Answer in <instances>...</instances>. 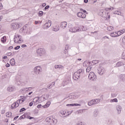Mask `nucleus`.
<instances>
[{"instance_id": "51", "label": "nucleus", "mask_w": 125, "mask_h": 125, "mask_svg": "<svg viewBox=\"0 0 125 125\" xmlns=\"http://www.w3.org/2000/svg\"><path fill=\"white\" fill-rule=\"evenodd\" d=\"M74 106H82L81 104H74Z\"/></svg>"}, {"instance_id": "45", "label": "nucleus", "mask_w": 125, "mask_h": 125, "mask_svg": "<svg viewBox=\"0 0 125 125\" xmlns=\"http://www.w3.org/2000/svg\"><path fill=\"white\" fill-rule=\"evenodd\" d=\"M19 48H20V46H17L15 47V50H18V49H19Z\"/></svg>"}, {"instance_id": "27", "label": "nucleus", "mask_w": 125, "mask_h": 125, "mask_svg": "<svg viewBox=\"0 0 125 125\" xmlns=\"http://www.w3.org/2000/svg\"><path fill=\"white\" fill-rule=\"evenodd\" d=\"M124 63L121 62H119L116 63V67H121V66H123Z\"/></svg>"}, {"instance_id": "41", "label": "nucleus", "mask_w": 125, "mask_h": 125, "mask_svg": "<svg viewBox=\"0 0 125 125\" xmlns=\"http://www.w3.org/2000/svg\"><path fill=\"white\" fill-rule=\"evenodd\" d=\"M24 111H26V108L23 107L20 109V113H21L22 112H24Z\"/></svg>"}, {"instance_id": "22", "label": "nucleus", "mask_w": 125, "mask_h": 125, "mask_svg": "<svg viewBox=\"0 0 125 125\" xmlns=\"http://www.w3.org/2000/svg\"><path fill=\"white\" fill-rule=\"evenodd\" d=\"M33 89V87H26L23 89V91H31Z\"/></svg>"}, {"instance_id": "3", "label": "nucleus", "mask_w": 125, "mask_h": 125, "mask_svg": "<svg viewBox=\"0 0 125 125\" xmlns=\"http://www.w3.org/2000/svg\"><path fill=\"white\" fill-rule=\"evenodd\" d=\"M88 79L91 82H95L97 79V76H96L94 72H91L88 75Z\"/></svg>"}, {"instance_id": "34", "label": "nucleus", "mask_w": 125, "mask_h": 125, "mask_svg": "<svg viewBox=\"0 0 125 125\" xmlns=\"http://www.w3.org/2000/svg\"><path fill=\"white\" fill-rule=\"evenodd\" d=\"M113 13L114 14H117V15H121L122 14V13L119 11H115Z\"/></svg>"}, {"instance_id": "9", "label": "nucleus", "mask_w": 125, "mask_h": 125, "mask_svg": "<svg viewBox=\"0 0 125 125\" xmlns=\"http://www.w3.org/2000/svg\"><path fill=\"white\" fill-rule=\"evenodd\" d=\"M98 71V73L99 74V75H101V76H102V75H104V74L105 73V72H106L105 68L101 66L99 67Z\"/></svg>"}, {"instance_id": "35", "label": "nucleus", "mask_w": 125, "mask_h": 125, "mask_svg": "<svg viewBox=\"0 0 125 125\" xmlns=\"http://www.w3.org/2000/svg\"><path fill=\"white\" fill-rule=\"evenodd\" d=\"M24 101V99H20V100H18V101H19V103L20 104H21V103H23Z\"/></svg>"}, {"instance_id": "26", "label": "nucleus", "mask_w": 125, "mask_h": 125, "mask_svg": "<svg viewBox=\"0 0 125 125\" xmlns=\"http://www.w3.org/2000/svg\"><path fill=\"white\" fill-rule=\"evenodd\" d=\"M50 102H48L45 105L42 106V108H48L50 105Z\"/></svg>"}, {"instance_id": "15", "label": "nucleus", "mask_w": 125, "mask_h": 125, "mask_svg": "<svg viewBox=\"0 0 125 125\" xmlns=\"http://www.w3.org/2000/svg\"><path fill=\"white\" fill-rule=\"evenodd\" d=\"M60 27L62 29H65V28H66V27H67V22H66V21L62 22L61 23Z\"/></svg>"}, {"instance_id": "52", "label": "nucleus", "mask_w": 125, "mask_h": 125, "mask_svg": "<svg viewBox=\"0 0 125 125\" xmlns=\"http://www.w3.org/2000/svg\"><path fill=\"white\" fill-rule=\"evenodd\" d=\"M49 8V5H47L46 7H45L44 9L45 10H46V9H48Z\"/></svg>"}, {"instance_id": "19", "label": "nucleus", "mask_w": 125, "mask_h": 125, "mask_svg": "<svg viewBox=\"0 0 125 125\" xmlns=\"http://www.w3.org/2000/svg\"><path fill=\"white\" fill-rule=\"evenodd\" d=\"M60 114L61 116H62V117H63L67 116V112L65 110L61 111Z\"/></svg>"}, {"instance_id": "1", "label": "nucleus", "mask_w": 125, "mask_h": 125, "mask_svg": "<svg viewBox=\"0 0 125 125\" xmlns=\"http://www.w3.org/2000/svg\"><path fill=\"white\" fill-rule=\"evenodd\" d=\"M47 123H49L50 125H55L57 124V120L53 118L52 116H49L45 119Z\"/></svg>"}, {"instance_id": "55", "label": "nucleus", "mask_w": 125, "mask_h": 125, "mask_svg": "<svg viewBox=\"0 0 125 125\" xmlns=\"http://www.w3.org/2000/svg\"><path fill=\"white\" fill-rule=\"evenodd\" d=\"M2 4L0 3V10H1L2 9Z\"/></svg>"}, {"instance_id": "20", "label": "nucleus", "mask_w": 125, "mask_h": 125, "mask_svg": "<svg viewBox=\"0 0 125 125\" xmlns=\"http://www.w3.org/2000/svg\"><path fill=\"white\" fill-rule=\"evenodd\" d=\"M89 65H90V62L88 61H85L83 63V66L84 67H88V66H89Z\"/></svg>"}, {"instance_id": "12", "label": "nucleus", "mask_w": 125, "mask_h": 125, "mask_svg": "<svg viewBox=\"0 0 125 125\" xmlns=\"http://www.w3.org/2000/svg\"><path fill=\"white\" fill-rule=\"evenodd\" d=\"M51 26V21H48L45 23L43 25V29H48L49 27Z\"/></svg>"}, {"instance_id": "42", "label": "nucleus", "mask_w": 125, "mask_h": 125, "mask_svg": "<svg viewBox=\"0 0 125 125\" xmlns=\"http://www.w3.org/2000/svg\"><path fill=\"white\" fill-rule=\"evenodd\" d=\"M80 11H83V12H84V13H86V14H87V12H86V11L85 10H83V9L81 8Z\"/></svg>"}, {"instance_id": "28", "label": "nucleus", "mask_w": 125, "mask_h": 125, "mask_svg": "<svg viewBox=\"0 0 125 125\" xmlns=\"http://www.w3.org/2000/svg\"><path fill=\"white\" fill-rule=\"evenodd\" d=\"M1 42H2L3 43L5 42H6V36H3L1 39Z\"/></svg>"}, {"instance_id": "54", "label": "nucleus", "mask_w": 125, "mask_h": 125, "mask_svg": "<svg viewBox=\"0 0 125 125\" xmlns=\"http://www.w3.org/2000/svg\"><path fill=\"white\" fill-rule=\"evenodd\" d=\"M77 125H84V124L82 122H80V123H78Z\"/></svg>"}, {"instance_id": "17", "label": "nucleus", "mask_w": 125, "mask_h": 125, "mask_svg": "<svg viewBox=\"0 0 125 125\" xmlns=\"http://www.w3.org/2000/svg\"><path fill=\"white\" fill-rule=\"evenodd\" d=\"M41 98L40 97H36V98H34L33 99V102H34V103H41V101L40 100V99Z\"/></svg>"}, {"instance_id": "53", "label": "nucleus", "mask_w": 125, "mask_h": 125, "mask_svg": "<svg viewBox=\"0 0 125 125\" xmlns=\"http://www.w3.org/2000/svg\"><path fill=\"white\" fill-rule=\"evenodd\" d=\"M46 98H43V101H44V100H46V99H47V98H48V95H46Z\"/></svg>"}, {"instance_id": "8", "label": "nucleus", "mask_w": 125, "mask_h": 125, "mask_svg": "<svg viewBox=\"0 0 125 125\" xmlns=\"http://www.w3.org/2000/svg\"><path fill=\"white\" fill-rule=\"evenodd\" d=\"M34 73L36 75H39L41 72H42V69L40 66H37L34 68Z\"/></svg>"}, {"instance_id": "31", "label": "nucleus", "mask_w": 125, "mask_h": 125, "mask_svg": "<svg viewBox=\"0 0 125 125\" xmlns=\"http://www.w3.org/2000/svg\"><path fill=\"white\" fill-rule=\"evenodd\" d=\"M12 113L11 112H7L6 113V117L7 118H10L11 117Z\"/></svg>"}, {"instance_id": "47", "label": "nucleus", "mask_w": 125, "mask_h": 125, "mask_svg": "<svg viewBox=\"0 0 125 125\" xmlns=\"http://www.w3.org/2000/svg\"><path fill=\"white\" fill-rule=\"evenodd\" d=\"M79 97H80V95H74L73 98L77 99V98H79Z\"/></svg>"}, {"instance_id": "18", "label": "nucleus", "mask_w": 125, "mask_h": 125, "mask_svg": "<svg viewBox=\"0 0 125 125\" xmlns=\"http://www.w3.org/2000/svg\"><path fill=\"white\" fill-rule=\"evenodd\" d=\"M55 69H59V70H63L64 66L62 65H55Z\"/></svg>"}, {"instance_id": "50", "label": "nucleus", "mask_w": 125, "mask_h": 125, "mask_svg": "<svg viewBox=\"0 0 125 125\" xmlns=\"http://www.w3.org/2000/svg\"><path fill=\"white\" fill-rule=\"evenodd\" d=\"M68 48H69V45H66L65 46V50H68Z\"/></svg>"}, {"instance_id": "59", "label": "nucleus", "mask_w": 125, "mask_h": 125, "mask_svg": "<svg viewBox=\"0 0 125 125\" xmlns=\"http://www.w3.org/2000/svg\"><path fill=\"white\" fill-rule=\"evenodd\" d=\"M41 107H42V104H38L37 105V108H41Z\"/></svg>"}, {"instance_id": "49", "label": "nucleus", "mask_w": 125, "mask_h": 125, "mask_svg": "<svg viewBox=\"0 0 125 125\" xmlns=\"http://www.w3.org/2000/svg\"><path fill=\"white\" fill-rule=\"evenodd\" d=\"M83 110H79L78 111V114H80V113L82 114V113H83Z\"/></svg>"}, {"instance_id": "21", "label": "nucleus", "mask_w": 125, "mask_h": 125, "mask_svg": "<svg viewBox=\"0 0 125 125\" xmlns=\"http://www.w3.org/2000/svg\"><path fill=\"white\" fill-rule=\"evenodd\" d=\"M110 36H111L112 38H116L118 37V34H117V32H111L110 33Z\"/></svg>"}, {"instance_id": "60", "label": "nucleus", "mask_w": 125, "mask_h": 125, "mask_svg": "<svg viewBox=\"0 0 125 125\" xmlns=\"http://www.w3.org/2000/svg\"><path fill=\"white\" fill-rule=\"evenodd\" d=\"M10 64H9V63H7V64H6V67L7 68H8V67H10Z\"/></svg>"}, {"instance_id": "43", "label": "nucleus", "mask_w": 125, "mask_h": 125, "mask_svg": "<svg viewBox=\"0 0 125 125\" xmlns=\"http://www.w3.org/2000/svg\"><path fill=\"white\" fill-rule=\"evenodd\" d=\"M51 85H52V84H48L47 86V88H49V89H50V88H51Z\"/></svg>"}, {"instance_id": "48", "label": "nucleus", "mask_w": 125, "mask_h": 125, "mask_svg": "<svg viewBox=\"0 0 125 125\" xmlns=\"http://www.w3.org/2000/svg\"><path fill=\"white\" fill-rule=\"evenodd\" d=\"M24 118L25 116H24V115H22L19 118V120H22V119H24Z\"/></svg>"}, {"instance_id": "64", "label": "nucleus", "mask_w": 125, "mask_h": 125, "mask_svg": "<svg viewBox=\"0 0 125 125\" xmlns=\"http://www.w3.org/2000/svg\"><path fill=\"white\" fill-rule=\"evenodd\" d=\"M125 37H124L123 38V39H122V41H123V42H125Z\"/></svg>"}, {"instance_id": "7", "label": "nucleus", "mask_w": 125, "mask_h": 125, "mask_svg": "<svg viewBox=\"0 0 125 125\" xmlns=\"http://www.w3.org/2000/svg\"><path fill=\"white\" fill-rule=\"evenodd\" d=\"M14 41L16 43H21V42H23V40L21 39V36L20 35H18V37L15 36Z\"/></svg>"}, {"instance_id": "25", "label": "nucleus", "mask_w": 125, "mask_h": 125, "mask_svg": "<svg viewBox=\"0 0 125 125\" xmlns=\"http://www.w3.org/2000/svg\"><path fill=\"white\" fill-rule=\"evenodd\" d=\"M10 64H11V66H14L15 65V60L14 59L10 60Z\"/></svg>"}, {"instance_id": "38", "label": "nucleus", "mask_w": 125, "mask_h": 125, "mask_svg": "<svg viewBox=\"0 0 125 125\" xmlns=\"http://www.w3.org/2000/svg\"><path fill=\"white\" fill-rule=\"evenodd\" d=\"M81 30L82 31H86L87 30V28L85 26H82Z\"/></svg>"}, {"instance_id": "29", "label": "nucleus", "mask_w": 125, "mask_h": 125, "mask_svg": "<svg viewBox=\"0 0 125 125\" xmlns=\"http://www.w3.org/2000/svg\"><path fill=\"white\" fill-rule=\"evenodd\" d=\"M105 13V12L103 11V10H101L99 13V14L100 15V16H102V17H103V16H104V14Z\"/></svg>"}, {"instance_id": "62", "label": "nucleus", "mask_w": 125, "mask_h": 125, "mask_svg": "<svg viewBox=\"0 0 125 125\" xmlns=\"http://www.w3.org/2000/svg\"><path fill=\"white\" fill-rule=\"evenodd\" d=\"M26 46H27V45L26 44H22L21 45V47H26Z\"/></svg>"}, {"instance_id": "37", "label": "nucleus", "mask_w": 125, "mask_h": 125, "mask_svg": "<svg viewBox=\"0 0 125 125\" xmlns=\"http://www.w3.org/2000/svg\"><path fill=\"white\" fill-rule=\"evenodd\" d=\"M110 102L112 103V102H118V99L117 98L113 99L112 100H110Z\"/></svg>"}, {"instance_id": "14", "label": "nucleus", "mask_w": 125, "mask_h": 125, "mask_svg": "<svg viewBox=\"0 0 125 125\" xmlns=\"http://www.w3.org/2000/svg\"><path fill=\"white\" fill-rule=\"evenodd\" d=\"M19 101H17V102H15L14 104H13L11 106V109H14V108H17L19 106Z\"/></svg>"}, {"instance_id": "11", "label": "nucleus", "mask_w": 125, "mask_h": 125, "mask_svg": "<svg viewBox=\"0 0 125 125\" xmlns=\"http://www.w3.org/2000/svg\"><path fill=\"white\" fill-rule=\"evenodd\" d=\"M77 15L78 17H79V18H82V19H84V18L86 17V15L82 12H79L77 13Z\"/></svg>"}, {"instance_id": "32", "label": "nucleus", "mask_w": 125, "mask_h": 125, "mask_svg": "<svg viewBox=\"0 0 125 125\" xmlns=\"http://www.w3.org/2000/svg\"><path fill=\"white\" fill-rule=\"evenodd\" d=\"M92 63L93 65H96V64H98L99 63V61L98 60H94L92 61Z\"/></svg>"}, {"instance_id": "40", "label": "nucleus", "mask_w": 125, "mask_h": 125, "mask_svg": "<svg viewBox=\"0 0 125 125\" xmlns=\"http://www.w3.org/2000/svg\"><path fill=\"white\" fill-rule=\"evenodd\" d=\"M117 37H119V36L123 35V33L122 32H121L120 31H119L117 32Z\"/></svg>"}, {"instance_id": "4", "label": "nucleus", "mask_w": 125, "mask_h": 125, "mask_svg": "<svg viewBox=\"0 0 125 125\" xmlns=\"http://www.w3.org/2000/svg\"><path fill=\"white\" fill-rule=\"evenodd\" d=\"M98 103H100V99H93L88 102V106H92V105H95V104H98Z\"/></svg>"}, {"instance_id": "46", "label": "nucleus", "mask_w": 125, "mask_h": 125, "mask_svg": "<svg viewBox=\"0 0 125 125\" xmlns=\"http://www.w3.org/2000/svg\"><path fill=\"white\" fill-rule=\"evenodd\" d=\"M11 54H12V53L11 52H9V53H7L6 54V55H7V56H11Z\"/></svg>"}, {"instance_id": "2", "label": "nucleus", "mask_w": 125, "mask_h": 125, "mask_svg": "<svg viewBox=\"0 0 125 125\" xmlns=\"http://www.w3.org/2000/svg\"><path fill=\"white\" fill-rule=\"evenodd\" d=\"M83 72V69H80L75 72L73 76V79L75 80V81H78L79 79H80V76H81V73Z\"/></svg>"}, {"instance_id": "36", "label": "nucleus", "mask_w": 125, "mask_h": 125, "mask_svg": "<svg viewBox=\"0 0 125 125\" xmlns=\"http://www.w3.org/2000/svg\"><path fill=\"white\" fill-rule=\"evenodd\" d=\"M114 9V7H111V8H105V11H108V10H113Z\"/></svg>"}, {"instance_id": "30", "label": "nucleus", "mask_w": 125, "mask_h": 125, "mask_svg": "<svg viewBox=\"0 0 125 125\" xmlns=\"http://www.w3.org/2000/svg\"><path fill=\"white\" fill-rule=\"evenodd\" d=\"M107 31H113V30H114V27L112 26H109L107 27Z\"/></svg>"}, {"instance_id": "57", "label": "nucleus", "mask_w": 125, "mask_h": 125, "mask_svg": "<svg viewBox=\"0 0 125 125\" xmlns=\"http://www.w3.org/2000/svg\"><path fill=\"white\" fill-rule=\"evenodd\" d=\"M19 118V116H18L15 117L14 118V121H16V120L18 119Z\"/></svg>"}, {"instance_id": "56", "label": "nucleus", "mask_w": 125, "mask_h": 125, "mask_svg": "<svg viewBox=\"0 0 125 125\" xmlns=\"http://www.w3.org/2000/svg\"><path fill=\"white\" fill-rule=\"evenodd\" d=\"M121 33H122V34L125 33V29H123L121 31H120Z\"/></svg>"}, {"instance_id": "16", "label": "nucleus", "mask_w": 125, "mask_h": 125, "mask_svg": "<svg viewBox=\"0 0 125 125\" xmlns=\"http://www.w3.org/2000/svg\"><path fill=\"white\" fill-rule=\"evenodd\" d=\"M7 90H8V91H9L10 92L14 91V90H15V87H14L13 86H9L7 88Z\"/></svg>"}, {"instance_id": "33", "label": "nucleus", "mask_w": 125, "mask_h": 125, "mask_svg": "<svg viewBox=\"0 0 125 125\" xmlns=\"http://www.w3.org/2000/svg\"><path fill=\"white\" fill-rule=\"evenodd\" d=\"M90 71H91V67L88 66L86 69V73H89Z\"/></svg>"}, {"instance_id": "24", "label": "nucleus", "mask_w": 125, "mask_h": 125, "mask_svg": "<svg viewBox=\"0 0 125 125\" xmlns=\"http://www.w3.org/2000/svg\"><path fill=\"white\" fill-rule=\"evenodd\" d=\"M59 30L60 29H59V25H56V26L54 27V28H53V31H54V32H58Z\"/></svg>"}, {"instance_id": "23", "label": "nucleus", "mask_w": 125, "mask_h": 125, "mask_svg": "<svg viewBox=\"0 0 125 125\" xmlns=\"http://www.w3.org/2000/svg\"><path fill=\"white\" fill-rule=\"evenodd\" d=\"M99 114V111L97 109L95 110L93 113V117L95 118H96V117H98Z\"/></svg>"}, {"instance_id": "61", "label": "nucleus", "mask_w": 125, "mask_h": 125, "mask_svg": "<svg viewBox=\"0 0 125 125\" xmlns=\"http://www.w3.org/2000/svg\"><path fill=\"white\" fill-rule=\"evenodd\" d=\"M63 53H64V54H67V53H68V51H67V50H65L63 51Z\"/></svg>"}, {"instance_id": "63", "label": "nucleus", "mask_w": 125, "mask_h": 125, "mask_svg": "<svg viewBox=\"0 0 125 125\" xmlns=\"http://www.w3.org/2000/svg\"><path fill=\"white\" fill-rule=\"evenodd\" d=\"M28 119H29V120H32V119H34V117L28 116Z\"/></svg>"}, {"instance_id": "10", "label": "nucleus", "mask_w": 125, "mask_h": 125, "mask_svg": "<svg viewBox=\"0 0 125 125\" xmlns=\"http://www.w3.org/2000/svg\"><path fill=\"white\" fill-rule=\"evenodd\" d=\"M11 28L13 30H16V29H19L20 28V25L17 22L13 23L11 24Z\"/></svg>"}, {"instance_id": "5", "label": "nucleus", "mask_w": 125, "mask_h": 125, "mask_svg": "<svg viewBox=\"0 0 125 125\" xmlns=\"http://www.w3.org/2000/svg\"><path fill=\"white\" fill-rule=\"evenodd\" d=\"M37 53L39 56H43L46 54V52L44 49L40 48L37 50Z\"/></svg>"}, {"instance_id": "39", "label": "nucleus", "mask_w": 125, "mask_h": 125, "mask_svg": "<svg viewBox=\"0 0 125 125\" xmlns=\"http://www.w3.org/2000/svg\"><path fill=\"white\" fill-rule=\"evenodd\" d=\"M43 15V12L42 11H40L38 14L39 16H40V17L42 16Z\"/></svg>"}, {"instance_id": "13", "label": "nucleus", "mask_w": 125, "mask_h": 125, "mask_svg": "<svg viewBox=\"0 0 125 125\" xmlns=\"http://www.w3.org/2000/svg\"><path fill=\"white\" fill-rule=\"evenodd\" d=\"M116 109L117 111L118 115H120L122 113V106L120 105H117L116 106Z\"/></svg>"}, {"instance_id": "44", "label": "nucleus", "mask_w": 125, "mask_h": 125, "mask_svg": "<svg viewBox=\"0 0 125 125\" xmlns=\"http://www.w3.org/2000/svg\"><path fill=\"white\" fill-rule=\"evenodd\" d=\"M33 104H34V102H31L29 103V106L30 107H32V106H33Z\"/></svg>"}, {"instance_id": "58", "label": "nucleus", "mask_w": 125, "mask_h": 125, "mask_svg": "<svg viewBox=\"0 0 125 125\" xmlns=\"http://www.w3.org/2000/svg\"><path fill=\"white\" fill-rule=\"evenodd\" d=\"M66 106H74V104H67Z\"/></svg>"}, {"instance_id": "6", "label": "nucleus", "mask_w": 125, "mask_h": 125, "mask_svg": "<svg viewBox=\"0 0 125 125\" xmlns=\"http://www.w3.org/2000/svg\"><path fill=\"white\" fill-rule=\"evenodd\" d=\"M82 31V29H81V28L78 27H71L69 29V31L71 33H77V32H81Z\"/></svg>"}]
</instances>
